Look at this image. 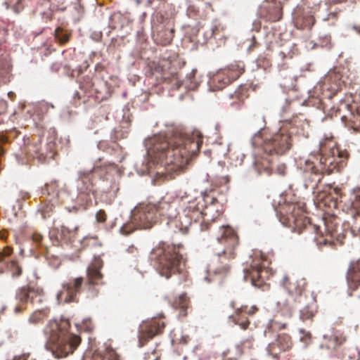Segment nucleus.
I'll use <instances>...</instances> for the list:
<instances>
[{
	"label": "nucleus",
	"mask_w": 360,
	"mask_h": 360,
	"mask_svg": "<svg viewBox=\"0 0 360 360\" xmlns=\"http://www.w3.org/2000/svg\"><path fill=\"white\" fill-rule=\"evenodd\" d=\"M4 154V150L1 147H0V156Z\"/></svg>",
	"instance_id": "nucleus-63"
},
{
	"label": "nucleus",
	"mask_w": 360,
	"mask_h": 360,
	"mask_svg": "<svg viewBox=\"0 0 360 360\" xmlns=\"http://www.w3.org/2000/svg\"><path fill=\"white\" fill-rule=\"evenodd\" d=\"M91 360H120V358L113 349H106L102 352L94 353Z\"/></svg>",
	"instance_id": "nucleus-32"
},
{
	"label": "nucleus",
	"mask_w": 360,
	"mask_h": 360,
	"mask_svg": "<svg viewBox=\"0 0 360 360\" xmlns=\"http://www.w3.org/2000/svg\"><path fill=\"white\" fill-rule=\"evenodd\" d=\"M165 326L164 321L160 319H153L143 323L139 328V340L141 347L155 335L161 333Z\"/></svg>",
	"instance_id": "nucleus-22"
},
{
	"label": "nucleus",
	"mask_w": 360,
	"mask_h": 360,
	"mask_svg": "<svg viewBox=\"0 0 360 360\" xmlns=\"http://www.w3.org/2000/svg\"><path fill=\"white\" fill-rule=\"evenodd\" d=\"M15 360H34L33 359L30 354H24L22 356H18Z\"/></svg>",
	"instance_id": "nucleus-49"
},
{
	"label": "nucleus",
	"mask_w": 360,
	"mask_h": 360,
	"mask_svg": "<svg viewBox=\"0 0 360 360\" xmlns=\"http://www.w3.org/2000/svg\"><path fill=\"white\" fill-rule=\"evenodd\" d=\"M257 66L263 69H266L271 66V61L269 58L264 56H259L257 58Z\"/></svg>",
	"instance_id": "nucleus-43"
},
{
	"label": "nucleus",
	"mask_w": 360,
	"mask_h": 360,
	"mask_svg": "<svg viewBox=\"0 0 360 360\" xmlns=\"http://www.w3.org/2000/svg\"><path fill=\"white\" fill-rule=\"evenodd\" d=\"M343 121H348L347 125L352 128L354 131H360V113L350 112L349 115H342Z\"/></svg>",
	"instance_id": "nucleus-35"
},
{
	"label": "nucleus",
	"mask_w": 360,
	"mask_h": 360,
	"mask_svg": "<svg viewBox=\"0 0 360 360\" xmlns=\"http://www.w3.org/2000/svg\"><path fill=\"white\" fill-rule=\"evenodd\" d=\"M6 309L4 304L0 302V313H3Z\"/></svg>",
	"instance_id": "nucleus-58"
},
{
	"label": "nucleus",
	"mask_w": 360,
	"mask_h": 360,
	"mask_svg": "<svg viewBox=\"0 0 360 360\" xmlns=\"http://www.w3.org/2000/svg\"><path fill=\"white\" fill-rule=\"evenodd\" d=\"M82 328L87 332H91L94 330V324L90 319H86L82 323Z\"/></svg>",
	"instance_id": "nucleus-46"
},
{
	"label": "nucleus",
	"mask_w": 360,
	"mask_h": 360,
	"mask_svg": "<svg viewBox=\"0 0 360 360\" xmlns=\"http://www.w3.org/2000/svg\"><path fill=\"white\" fill-rule=\"evenodd\" d=\"M44 200V201L39 205L38 211L40 212L43 219H47L51 216L55 207L54 204L57 202H50L45 199Z\"/></svg>",
	"instance_id": "nucleus-36"
},
{
	"label": "nucleus",
	"mask_w": 360,
	"mask_h": 360,
	"mask_svg": "<svg viewBox=\"0 0 360 360\" xmlns=\"http://www.w3.org/2000/svg\"><path fill=\"white\" fill-rule=\"evenodd\" d=\"M245 72V65L242 61L234 62L219 70L210 78L208 84L211 91L223 89L236 80Z\"/></svg>",
	"instance_id": "nucleus-10"
},
{
	"label": "nucleus",
	"mask_w": 360,
	"mask_h": 360,
	"mask_svg": "<svg viewBox=\"0 0 360 360\" xmlns=\"http://www.w3.org/2000/svg\"><path fill=\"white\" fill-rule=\"evenodd\" d=\"M212 236L223 248L209 264L208 272L224 277L230 271V262L236 257L235 250L239 243L238 236L231 226L224 225H219L218 229L214 228Z\"/></svg>",
	"instance_id": "nucleus-5"
},
{
	"label": "nucleus",
	"mask_w": 360,
	"mask_h": 360,
	"mask_svg": "<svg viewBox=\"0 0 360 360\" xmlns=\"http://www.w3.org/2000/svg\"><path fill=\"white\" fill-rule=\"evenodd\" d=\"M290 304V302L289 300H280L278 301V305L279 307H281V306H286V307H289Z\"/></svg>",
	"instance_id": "nucleus-50"
},
{
	"label": "nucleus",
	"mask_w": 360,
	"mask_h": 360,
	"mask_svg": "<svg viewBox=\"0 0 360 360\" xmlns=\"http://www.w3.org/2000/svg\"><path fill=\"white\" fill-rule=\"evenodd\" d=\"M41 198L50 202H58L60 203H68L74 201V195H72L68 187L60 185L58 181L53 180L41 188Z\"/></svg>",
	"instance_id": "nucleus-13"
},
{
	"label": "nucleus",
	"mask_w": 360,
	"mask_h": 360,
	"mask_svg": "<svg viewBox=\"0 0 360 360\" xmlns=\"http://www.w3.org/2000/svg\"><path fill=\"white\" fill-rule=\"evenodd\" d=\"M246 89L243 86H240L233 94L229 95L231 99L233 101L231 103V105L235 103L243 102L245 98Z\"/></svg>",
	"instance_id": "nucleus-37"
},
{
	"label": "nucleus",
	"mask_w": 360,
	"mask_h": 360,
	"mask_svg": "<svg viewBox=\"0 0 360 360\" xmlns=\"http://www.w3.org/2000/svg\"><path fill=\"white\" fill-rule=\"evenodd\" d=\"M181 245L160 243L150 253V259L153 262L158 273L167 279L175 275L186 276V262L180 252Z\"/></svg>",
	"instance_id": "nucleus-8"
},
{
	"label": "nucleus",
	"mask_w": 360,
	"mask_h": 360,
	"mask_svg": "<svg viewBox=\"0 0 360 360\" xmlns=\"http://www.w3.org/2000/svg\"><path fill=\"white\" fill-rule=\"evenodd\" d=\"M317 311L316 300L313 299L312 302L300 310V317L302 321L311 320Z\"/></svg>",
	"instance_id": "nucleus-31"
},
{
	"label": "nucleus",
	"mask_w": 360,
	"mask_h": 360,
	"mask_svg": "<svg viewBox=\"0 0 360 360\" xmlns=\"http://www.w3.org/2000/svg\"><path fill=\"white\" fill-rule=\"evenodd\" d=\"M132 221L140 229H150L158 219L155 205L151 203H140L131 212Z\"/></svg>",
	"instance_id": "nucleus-14"
},
{
	"label": "nucleus",
	"mask_w": 360,
	"mask_h": 360,
	"mask_svg": "<svg viewBox=\"0 0 360 360\" xmlns=\"http://www.w3.org/2000/svg\"><path fill=\"white\" fill-rule=\"evenodd\" d=\"M352 206L356 212L354 217V221L352 229L354 231L360 232V188L354 190V198L352 200Z\"/></svg>",
	"instance_id": "nucleus-30"
},
{
	"label": "nucleus",
	"mask_w": 360,
	"mask_h": 360,
	"mask_svg": "<svg viewBox=\"0 0 360 360\" xmlns=\"http://www.w3.org/2000/svg\"><path fill=\"white\" fill-rule=\"evenodd\" d=\"M254 338L252 337L243 340L239 345L236 346L238 355H242L245 352V348L251 349Z\"/></svg>",
	"instance_id": "nucleus-40"
},
{
	"label": "nucleus",
	"mask_w": 360,
	"mask_h": 360,
	"mask_svg": "<svg viewBox=\"0 0 360 360\" xmlns=\"http://www.w3.org/2000/svg\"><path fill=\"white\" fill-rule=\"evenodd\" d=\"M42 290L38 288L23 286L19 288L15 295L18 304L14 308L15 314L23 312L28 303L34 304L41 302Z\"/></svg>",
	"instance_id": "nucleus-16"
},
{
	"label": "nucleus",
	"mask_w": 360,
	"mask_h": 360,
	"mask_svg": "<svg viewBox=\"0 0 360 360\" xmlns=\"http://www.w3.org/2000/svg\"><path fill=\"white\" fill-rule=\"evenodd\" d=\"M69 320L50 321L44 329L47 337L46 348L58 359L65 358L74 352L80 344L81 338L69 333Z\"/></svg>",
	"instance_id": "nucleus-7"
},
{
	"label": "nucleus",
	"mask_w": 360,
	"mask_h": 360,
	"mask_svg": "<svg viewBox=\"0 0 360 360\" xmlns=\"http://www.w3.org/2000/svg\"><path fill=\"white\" fill-rule=\"evenodd\" d=\"M150 74L160 81L177 80L176 74L172 70V62L168 59H162L158 62H152L149 65Z\"/></svg>",
	"instance_id": "nucleus-24"
},
{
	"label": "nucleus",
	"mask_w": 360,
	"mask_h": 360,
	"mask_svg": "<svg viewBox=\"0 0 360 360\" xmlns=\"http://www.w3.org/2000/svg\"><path fill=\"white\" fill-rule=\"evenodd\" d=\"M137 5L140 4L141 3L142 0H134Z\"/></svg>",
	"instance_id": "nucleus-64"
},
{
	"label": "nucleus",
	"mask_w": 360,
	"mask_h": 360,
	"mask_svg": "<svg viewBox=\"0 0 360 360\" xmlns=\"http://www.w3.org/2000/svg\"><path fill=\"white\" fill-rule=\"evenodd\" d=\"M78 193L74 198L78 206L86 207L91 203L95 195L94 186L89 174L81 176L77 181Z\"/></svg>",
	"instance_id": "nucleus-18"
},
{
	"label": "nucleus",
	"mask_w": 360,
	"mask_h": 360,
	"mask_svg": "<svg viewBox=\"0 0 360 360\" xmlns=\"http://www.w3.org/2000/svg\"><path fill=\"white\" fill-rule=\"evenodd\" d=\"M138 229H140V227H137L136 224L132 221L131 216L130 221L123 224L121 227L120 232L122 235L128 236Z\"/></svg>",
	"instance_id": "nucleus-41"
},
{
	"label": "nucleus",
	"mask_w": 360,
	"mask_h": 360,
	"mask_svg": "<svg viewBox=\"0 0 360 360\" xmlns=\"http://www.w3.org/2000/svg\"><path fill=\"white\" fill-rule=\"evenodd\" d=\"M224 181L225 183H227V182H229V179L227 176H225V177H224Z\"/></svg>",
	"instance_id": "nucleus-61"
},
{
	"label": "nucleus",
	"mask_w": 360,
	"mask_h": 360,
	"mask_svg": "<svg viewBox=\"0 0 360 360\" xmlns=\"http://www.w3.org/2000/svg\"><path fill=\"white\" fill-rule=\"evenodd\" d=\"M186 86L189 89H194L197 87V82L191 81V84H187Z\"/></svg>",
	"instance_id": "nucleus-53"
},
{
	"label": "nucleus",
	"mask_w": 360,
	"mask_h": 360,
	"mask_svg": "<svg viewBox=\"0 0 360 360\" xmlns=\"http://www.w3.org/2000/svg\"><path fill=\"white\" fill-rule=\"evenodd\" d=\"M258 310L259 308L256 305H242L236 309L234 314L229 316V319L243 330H246L250 323L246 315L253 316Z\"/></svg>",
	"instance_id": "nucleus-26"
},
{
	"label": "nucleus",
	"mask_w": 360,
	"mask_h": 360,
	"mask_svg": "<svg viewBox=\"0 0 360 360\" xmlns=\"http://www.w3.org/2000/svg\"><path fill=\"white\" fill-rule=\"evenodd\" d=\"M269 264V262L265 256L255 255L250 267L244 269L245 279L250 281L255 287H262L271 275Z\"/></svg>",
	"instance_id": "nucleus-11"
},
{
	"label": "nucleus",
	"mask_w": 360,
	"mask_h": 360,
	"mask_svg": "<svg viewBox=\"0 0 360 360\" xmlns=\"http://www.w3.org/2000/svg\"><path fill=\"white\" fill-rule=\"evenodd\" d=\"M27 155L30 157L37 159L39 162H43L46 159L44 153L41 151V143H32L27 146Z\"/></svg>",
	"instance_id": "nucleus-33"
},
{
	"label": "nucleus",
	"mask_w": 360,
	"mask_h": 360,
	"mask_svg": "<svg viewBox=\"0 0 360 360\" xmlns=\"http://www.w3.org/2000/svg\"><path fill=\"white\" fill-rule=\"evenodd\" d=\"M127 251L129 253L134 254L137 252V248L134 245H132L129 246Z\"/></svg>",
	"instance_id": "nucleus-51"
},
{
	"label": "nucleus",
	"mask_w": 360,
	"mask_h": 360,
	"mask_svg": "<svg viewBox=\"0 0 360 360\" xmlns=\"http://www.w3.org/2000/svg\"><path fill=\"white\" fill-rule=\"evenodd\" d=\"M203 201L206 204L205 209H202V205L199 206L200 203L196 198L188 201L183 210L182 214L179 216V219L174 221L176 226L179 225L181 232L187 233L189 227L193 225V222L195 224L198 221L200 222L202 231H211L212 233L214 228L218 229L219 226L215 224V218L211 214L213 212V207L217 202L215 192L205 193L203 195Z\"/></svg>",
	"instance_id": "nucleus-4"
},
{
	"label": "nucleus",
	"mask_w": 360,
	"mask_h": 360,
	"mask_svg": "<svg viewBox=\"0 0 360 360\" xmlns=\"http://www.w3.org/2000/svg\"><path fill=\"white\" fill-rule=\"evenodd\" d=\"M21 195L23 199H26L30 197V194L27 192H21Z\"/></svg>",
	"instance_id": "nucleus-56"
},
{
	"label": "nucleus",
	"mask_w": 360,
	"mask_h": 360,
	"mask_svg": "<svg viewBox=\"0 0 360 360\" xmlns=\"http://www.w3.org/2000/svg\"><path fill=\"white\" fill-rule=\"evenodd\" d=\"M212 236L223 248L209 264L208 272L224 277L230 271V262L236 257L235 250L239 243L238 236L231 226L224 225H219L218 229L214 228Z\"/></svg>",
	"instance_id": "nucleus-6"
},
{
	"label": "nucleus",
	"mask_w": 360,
	"mask_h": 360,
	"mask_svg": "<svg viewBox=\"0 0 360 360\" xmlns=\"http://www.w3.org/2000/svg\"><path fill=\"white\" fill-rule=\"evenodd\" d=\"M221 204L220 202H219V200H217V202H216L215 205L213 207V210H214V208L216 207V211L217 212V215L219 216L220 214H221V212H219V207H221Z\"/></svg>",
	"instance_id": "nucleus-54"
},
{
	"label": "nucleus",
	"mask_w": 360,
	"mask_h": 360,
	"mask_svg": "<svg viewBox=\"0 0 360 360\" xmlns=\"http://www.w3.org/2000/svg\"><path fill=\"white\" fill-rule=\"evenodd\" d=\"M255 148L253 167L258 174H271L274 155H281L292 146V136L288 126H282L278 131L269 134L261 129L252 139Z\"/></svg>",
	"instance_id": "nucleus-3"
},
{
	"label": "nucleus",
	"mask_w": 360,
	"mask_h": 360,
	"mask_svg": "<svg viewBox=\"0 0 360 360\" xmlns=\"http://www.w3.org/2000/svg\"><path fill=\"white\" fill-rule=\"evenodd\" d=\"M48 312L46 310H38L32 313L29 318V321L33 324H37L41 322L46 316Z\"/></svg>",
	"instance_id": "nucleus-38"
},
{
	"label": "nucleus",
	"mask_w": 360,
	"mask_h": 360,
	"mask_svg": "<svg viewBox=\"0 0 360 360\" xmlns=\"http://www.w3.org/2000/svg\"><path fill=\"white\" fill-rule=\"evenodd\" d=\"M281 285L288 293L292 301L296 302H300L302 298L307 283L304 278L284 276L281 281Z\"/></svg>",
	"instance_id": "nucleus-19"
},
{
	"label": "nucleus",
	"mask_w": 360,
	"mask_h": 360,
	"mask_svg": "<svg viewBox=\"0 0 360 360\" xmlns=\"http://www.w3.org/2000/svg\"><path fill=\"white\" fill-rule=\"evenodd\" d=\"M302 179L305 188H316L321 182L324 173L317 165L311 160H306L302 167Z\"/></svg>",
	"instance_id": "nucleus-23"
},
{
	"label": "nucleus",
	"mask_w": 360,
	"mask_h": 360,
	"mask_svg": "<svg viewBox=\"0 0 360 360\" xmlns=\"http://www.w3.org/2000/svg\"><path fill=\"white\" fill-rule=\"evenodd\" d=\"M334 191L335 192V193L338 194L339 192L340 191V190L339 188H334Z\"/></svg>",
	"instance_id": "nucleus-60"
},
{
	"label": "nucleus",
	"mask_w": 360,
	"mask_h": 360,
	"mask_svg": "<svg viewBox=\"0 0 360 360\" xmlns=\"http://www.w3.org/2000/svg\"><path fill=\"white\" fill-rule=\"evenodd\" d=\"M104 69V66L102 64H96L95 67L96 71H101Z\"/></svg>",
	"instance_id": "nucleus-55"
},
{
	"label": "nucleus",
	"mask_w": 360,
	"mask_h": 360,
	"mask_svg": "<svg viewBox=\"0 0 360 360\" xmlns=\"http://www.w3.org/2000/svg\"><path fill=\"white\" fill-rule=\"evenodd\" d=\"M346 278L350 304L354 308L360 309V259L350 262Z\"/></svg>",
	"instance_id": "nucleus-12"
},
{
	"label": "nucleus",
	"mask_w": 360,
	"mask_h": 360,
	"mask_svg": "<svg viewBox=\"0 0 360 360\" xmlns=\"http://www.w3.org/2000/svg\"><path fill=\"white\" fill-rule=\"evenodd\" d=\"M259 15L269 22L280 20L283 16L282 4L276 0H266L265 4L260 8Z\"/></svg>",
	"instance_id": "nucleus-25"
},
{
	"label": "nucleus",
	"mask_w": 360,
	"mask_h": 360,
	"mask_svg": "<svg viewBox=\"0 0 360 360\" xmlns=\"http://www.w3.org/2000/svg\"><path fill=\"white\" fill-rule=\"evenodd\" d=\"M321 158L318 167L324 174L340 172L346 165L345 158L340 149L335 146L332 139H326L320 143Z\"/></svg>",
	"instance_id": "nucleus-9"
},
{
	"label": "nucleus",
	"mask_w": 360,
	"mask_h": 360,
	"mask_svg": "<svg viewBox=\"0 0 360 360\" xmlns=\"http://www.w3.org/2000/svg\"><path fill=\"white\" fill-rule=\"evenodd\" d=\"M189 304V299L186 294L183 293L174 302L173 305L174 307L180 308L185 311Z\"/></svg>",
	"instance_id": "nucleus-39"
},
{
	"label": "nucleus",
	"mask_w": 360,
	"mask_h": 360,
	"mask_svg": "<svg viewBox=\"0 0 360 360\" xmlns=\"http://www.w3.org/2000/svg\"><path fill=\"white\" fill-rule=\"evenodd\" d=\"M0 238L1 240H6L7 238V231L6 230H1L0 231Z\"/></svg>",
	"instance_id": "nucleus-52"
},
{
	"label": "nucleus",
	"mask_w": 360,
	"mask_h": 360,
	"mask_svg": "<svg viewBox=\"0 0 360 360\" xmlns=\"http://www.w3.org/2000/svg\"><path fill=\"white\" fill-rule=\"evenodd\" d=\"M292 342L289 335L282 333L278 335L275 341L269 344L266 349L270 355L277 357L282 352L290 349Z\"/></svg>",
	"instance_id": "nucleus-27"
},
{
	"label": "nucleus",
	"mask_w": 360,
	"mask_h": 360,
	"mask_svg": "<svg viewBox=\"0 0 360 360\" xmlns=\"http://www.w3.org/2000/svg\"><path fill=\"white\" fill-rule=\"evenodd\" d=\"M340 86H339V85H337V84H336V87H335V88L331 87V90H332V91H335V93L333 94V95H334L335 94H336V93L340 90Z\"/></svg>",
	"instance_id": "nucleus-57"
},
{
	"label": "nucleus",
	"mask_w": 360,
	"mask_h": 360,
	"mask_svg": "<svg viewBox=\"0 0 360 360\" xmlns=\"http://www.w3.org/2000/svg\"><path fill=\"white\" fill-rule=\"evenodd\" d=\"M102 262L99 259H95L87 268V281L86 287L88 288L89 295L96 296L98 293L96 285H102L103 274L101 273Z\"/></svg>",
	"instance_id": "nucleus-21"
},
{
	"label": "nucleus",
	"mask_w": 360,
	"mask_h": 360,
	"mask_svg": "<svg viewBox=\"0 0 360 360\" xmlns=\"http://www.w3.org/2000/svg\"><path fill=\"white\" fill-rule=\"evenodd\" d=\"M276 172L281 176H284L286 173V165L285 164H279L276 168Z\"/></svg>",
	"instance_id": "nucleus-48"
},
{
	"label": "nucleus",
	"mask_w": 360,
	"mask_h": 360,
	"mask_svg": "<svg viewBox=\"0 0 360 360\" xmlns=\"http://www.w3.org/2000/svg\"><path fill=\"white\" fill-rule=\"evenodd\" d=\"M181 199L178 197L167 193L162 196L155 205V212L159 218L168 219L171 224H174V221L179 214L178 207L179 206Z\"/></svg>",
	"instance_id": "nucleus-15"
},
{
	"label": "nucleus",
	"mask_w": 360,
	"mask_h": 360,
	"mask_svg": "<svg viewBox=\"0 0 360 360\" xmlns=\"http://www.w3.org/2000/svg\"><path fill=\"white\" fill-rule=\"evenodd\" d=\"M346 341L347 337L344 333L335 330L330 335H324L321 347L335 350L342 347Z\"/></svg>",
	"instance_id": "nucleus-28"
},
{
	"label": "nucleus",
	"mask_w": 360,
	"mask_h": 360,
	"mask_svg": "<svg viewBox=\"0 0 360 360\" xmlns=\"http://www.w3.org/2000/svg\"><path fill=\"white\" fill-rule=\"evenodd\" d=\"M83 278L78 277L70 279L68 282L63 284V288L57 295V300L59 303H70L75 302L78 293L81 292Z\"/></svg>",
	"instance_id": "nucleus-20"
},
{
	"label": "nucleus",
	"mask_w": 360,
	"mask_h": 360,
	"mask_svg": "<svg viewBox=\"0 0 360 360\" xmlns=\"http://www.w3.org/2000/svg\"><path fill=\"white\" fill-rule=\"evenodd\" d=\"M70 33L68 32L67 31H64L61 27H58L55 30V37L61 44L68 42L70 39Z\"/></svg>",
	"instance_id": "nucleus-42"
},
{
	"label": "nucleus",
	"mask_w": 360,
	"mask_h": 360,
	"mask_svg": "<svg viewBox=\"0 0 360 360\" xmlns=\"http://www.w3.org/2000/svg\"><path fill=\"white\" fill-rule=\"evenodd\" d=\"M176 84H177V88H179L183 84V83H179V81H176Z\"/></svg>",
	"instance_id": "nucleus-62"
},
{
	"label": "nucleus",
	"mask_w": 360,
	"mask_h": 360,
	"mask_svg": "<svg viewBox=\"0 0 360 360\" xmlns=\"http://www.w3.org/2000/svg\"><path fill=\"white\" fill-rule=\"evenodd\" d=\"M202 136L175 132L169 138L155 137L148 150L150 173L157 179H167L173 172L183 169L195 156L202 144Z\"/></svg>",
	"instance_id": "nucleus-1"
},
{
	"label": "nucleus",
	"mask_w": 360,
	"mask_h": 360,
	"mask_svg": "<svg viewBox=\"0 0 360 360\" xmlns=\"http://www.w3.org/2000/svg\"><path fill=\"white\" fill-rule=\"evenodd\" d=\"M79 225L77 223L62 225L58 230L60 238L65 241L74 240L78 234Z\"/></svg>",
	"instance_id": "nucleus-29"
},
{
	"label": "nucleus",
	"mask_w": 360,
	"mask_h": 360,
	"mask_svg": "<svg viewBox=\"0 0 360 360\" xmlns=\"http://www.w3.org/2000/svg\"><path fill=\"white\" fill-rule=\"evenodd\" d=\"M345 1H347V0H333V4H340Z\"/></svg>",
	"instance_id": "nucleus-59"
},
{
	"label": "nucleus",
	"mask_w": 360,
	"mask_h": 360,
	"mask_svg": "<svg viewBox=\"0 0 360 360\" xmlns=\"http://www.w3.org/2000/svg\"><path fill=\"white\" fill-rule=\"evenodd\" d=\"M32 239L37 245H42L44 237L40 233L34 231L32 233Z\"/></svg>",
	"instance_id": "nucleus-44"
},
{
	"label": "nucleus",
	"mask_w": 360,
	"mask_h": 360,
	"mask_svg": "<svg viewBox=\"0 0 360 360\" xmlns=\"http://www.w3.org/2000/svg\"><path fill=\"white\" fill-rule=\"evenodd\" d=\"M96 220L98 222H105L107 219V215L103 210H99L96 214Z\"/></svg>",
	"instance_id": "nucleus-47"
},
{
	"label": "nucleus",
	"mask_w": 360,
	"mask_h": 360,
	"mask_svg": "<svg viewBox=\"0 0 360 360\" xmlns=\"http://www.w3.org/2000/svg\"><path fill=\"white\" fill-rule=\"evenodd\" d=\"M276 213L279 221L294 232L301 233L304 229L314 231L316 235L319 236L315 238L318 244L331 245L334 244V239L340 240V234L338 233L340 219L335 216H328L322 220L326 232V236H323L321 226L311 224L305 216L306 207L304 202L284 203L276 210Z\"/></svg>",
	"instance_id": "nucleus-2"
},
{
	"label": "nucleus",
	"mask_w": 360,
	"mask_h": 360,
	"mask_svg": "<svg viewBox=\"0 0 360 360\" xmlns=\"http://www.w3.org/2000/svg\"><path fill=\"white\" fill-rule=\"evenodd\" d=\"M308 3L309 4L312 3L314 6L304 8L302 10L299 8L295 11V25L298 29L310 30L315 23L314 14L319 11L322 6L321 1L308 0Z\"/></svg>",
	"instance_id": "nucleus-17"
},
{
	"label": "nucleus",
	"mask_w": 360,
	"mask_h": 360,
	"mask_svg": "<svg viewBox=\"0 0 360 360\" xmlns=\"http://www.w3.org/2000/svg\"><path fill=\"white\" fill-rule=\"evenodd\" d=\"M338 356L340 360H359L360 359L359 352L353 347L344 348L340 353L338 354Z\"/></svg>",
	"instance_id": "nucleus-34"
},
{
	"label": "nucleus",
	"mask_w": 360,
	"mask_h": 360,
	"mask_svg": "<svg viewBox=\"0 0 360 360\" xmlns=\"http://www.w3.org/2000/svg\"><path fill=\"white\" fill-rule=\"evenodd\" d=\"M300 339L305 342H307L311 340V335L310 332L305 330L304 329L300 330Z\"/></svg>",
	"instance_id": "nucleus-45"
}]
</instances>
